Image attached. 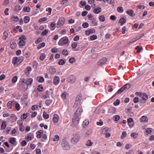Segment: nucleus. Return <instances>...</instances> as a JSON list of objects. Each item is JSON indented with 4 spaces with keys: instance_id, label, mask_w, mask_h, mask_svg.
<instances>
[{
    "instance_id": "obj_5",
    "label": "nucleus",
    "mask_w": 154,
    "mask_h": 154,
    "mask_svg": "<svg viewBox=\"0 0 154 154\" xmlns=\"http://www.w3.org/2000/svg\"><path fill=\"white\" fill-rule=\"evenodd\" d=\"M80 138V136L78 134H75L71 139V142L74 144L76 143L79 140Z\"/></svg>"
},
{
    "instance_id": "obj_6",
    "label": "nucleus",
    "mask_w": 154,
    "mask_h": 154,
    "mask_svg": "<svg viewBox=\"0 0 154 154\" xmlns=\"http://www.w3.org/2000/svg\"><path fill=\"white\" fill-rule=\"evenodd\" d=\"M62 146L63 149L65 150H68L69 149V146L68 143L63 140L62 141Z\"/></svg>"
},
{
    "instance_id": "obj_53",
    "label": "nucleus",
    "mask_w": 154,
    "mask_h": 154,
    "mask_svg": "<svg viewBox=\"0 0 154 154\" xmlns=\"http://www.w3.org/2000/svg\"><path fill=\"white\" fill-rule=\"evenodd\" d=\"M75 60V58L74 57H72L69 60V61L71 63H73Z\"/></svg>"
},
{
    "instance_id": "obj_1",
    "label": "nucleus",
    "mask_w": 154,
    "mask_h": 154,
    "mask_svg": "<svg viewBox=\"0 0 154 154\" xmlns=\"http://www.w3.org/2000/svg\"><path fill=\"white\" fill-rule=\"evenodd\" d=\"M23 58L22 56L18 57H14L12 59V63L15 66H17L23 61Z\"/></svg>"
},
{
    "instance_id": "obj_28",
    "label": "nucleus",
    "mask_w": 154,
    "mask_h": 154,
    "mask_svg": "<svg viewBox=\"0 0 154 154\" xmlns=\"http://www.w3.org/2000/svg\"><path fill=\"white\" fill-rule=\"evenodd\" d=\"M16 140V139L15 138L11 137L10 140V142L11 144L14 145H15V143Z\"/></svg>"
},
{
    "instance_id": "obj_49",
    "label": "nucleus",
    "mask_w": 154,
    "mask_h": 154,
    "mask_svg": "<svg viewBox=\"0 0 154 154\" xmlns=\"http://www.w3.org/2000/svg\"><path fill=\"white\" fill-rule=\"evenodd\" d=\"M4 36L5 37L4 40H6V39L8 37V34L6 31H5L3 33Z\"/></svg>"
},
{
    "instance_id": "obj_42",
    "label": "nucleus",
    "mask_w": 154,
    "mask_h": 154,
    "mask_svg": "<svg viewBox=\"0 0 154 154\" xmlns=\"http://www.w3.org/2000/svg\"><path fill=\"white\" fill-rule=\"evenodd\" d=\"M80 104V102L75 101V102L73 105V107L74 108H76L77 106L79 105Z\"/></svg>"
},
{
    "instance_id": "obj_16",
    "label": "nucleus",
    "mask_w": 154,
    "mask_h": 154,
    "mask_svg": "<svg viewBox=\"0 0 154 154\" xmlns=\"http://www.w3.org/2000/svg\"><path fill=\"white\" fill-rule=\"evenodd\" d=\"M95 30L94 29H91L85 31V34L87 35H89L91 33H93L95 32Z\"/></svg>"
},
{
    "instance_id": "obj_41",
    "label": "nucleus",
    "mask_w": 154,
    "mask_h": 154,
    "mask_svg": "<svg viewBox=\"0 0 154 154\" xmlns=\"http://www.w3.org/2000/svg\"><path fill=\"white\" fill-rule=\"evenodd\" d=\"M12 103V102L11 101H9L7 103V106L8 109H11V108Z\"/></svg>"
},
{
    "instance_id": "obj_55",
    "label": "nucleus",
    "mask_w": 154,
    "mask_h": 154,
    "mask_svg": "<svg viewBox=\"0 0 154 154\" xmlns=\"http://www.w3.org/2000/svg\"><path fill=\"white\" fill-rule=\"evenodd\" d=\"M82 99L81 96L80 95H78L76 98V101L78 102H80Z\"/></svg>"
},
{
    "instance_id": "obj_38",
    "label": "nucleus",
    "mask_w": 154,
    "mask_h": 154,
    "mask_svg": "<svg viewBox=\"0 0 154 154\" xmlns=\"http://www.w3.org/2000/svg\"><path fill=\"white\" fill-rule=\"evenodd\" d=\"M43 116L44 119H47L49 117V115L48 114H46L45 112H44L43 113Z\"/></svg>"
},
{
    "instance_id": "obj_51",
    "label": "nucleus",
    "mask_w": 154,
    "mask_h": 154,
    "mask_svg": "<svg viewBox=\"0 0 154 154\" xmlns=\"http://www.w3.org/2000/svg\"><path fill=\"white\" fill-rule=\"evenodd\" d=\"M99 20L100 21L103 22L105 20V17L103 15H101L99 17Z\"/></svg>"
},
{
    "instance_id": "obj_48",
    "label": "nucleus",
    "mask_w": 154,
    "mask_h": 154,
    "mask_svg": "<svg viewBox=\"0 0 154 154\" xmlns=\"http://www.w3.org/2000/svg\"><path fill=\"white\" fill-rule=\"evenodd\" d=\"M92 133V131L91 130H88L85 133V135L86 136L90 135Z\"/></svg>"
},
{
    "instance_id": "obj_40",
    "label": "nucleus",
    "mask_w": 154,
    "mask_h": 154,
    "mask_svg": "<svg viewBox=\"0 0 154 154\" xmlns=\"http://www.w3.org/2000/svg\"><path fill=\"white\" fill-rule=\"evenodd\" d=\"M65 63L64 61L62 59H60L58 62V64L60 65H63Z\"/></svg>"
},
{
    "instance_id": "obj_30",
    "label": "nucleus",
    "mask_w": 154,
    "mask_h": 154,
    "mask_svg": "<svg viewBox=\"0 0 154 154\" xmlns=\"http://www.w3.org/2000/svg\"><path fill=\"white\" fill-rule=\"evenodd\" d=\"M20 124H19L20 125L19 130L21 132H23L24 131L25 128L23 125V124L22 123H20Z\"/></svg>"
},
{
    "instance_id": "obj_15",
    "label": "nucleus",
    "mask_w": 154,
    "mask_h": 154,
    "mask_svg": "<svg viewBox=\"0 0 154 154\" xmlns=\"http://www.w3.org/2000/svg\"><path fill=\"white\" fill-rule=\"evenodd\" d=\"M43 131L42 130H40L38 131L36 133V137L38 138H40L42 136V134H43Z\"/></svg>"
},
{
    "instance_id": "obj_7",
    "label": "nucleus",
    "mask_w": 154,
    "mask_h": 154,
    "mask_svg": "<svg viewBox=\"0 0 154 154\" xmlns=\"http://www.w3.org/2000/svg\"><path fill=\"white\" fill-rule=\"evenodd\" d=\"M76 77L74 75H70L67 79V81L70 83H73L76 80Z\"/></svg>"
},
{
    "instance_id": "obj_52",
    "label": "nucleus",
    "mask_w": 154,
    "mask_h": 154,
    "mask_svg": "<svg viewBox=\"0 0 154 154\" xmlns=\"http://www.w3.org/2000/svg\"><path fill=\"white\" fill-rule=\"evenodd\" d=\"M97 36L95 35H93L91 36L90 37V39L91 40H94L97 39Z\"/></svg>"
},
{
    "instance_id": "obj_17",
    "label": "nucleus",
    "mask_w": 154,
    "mask_h": 154,
    "mask_svg": "<svg viewBox=\"0 0 154 154\" xmlns=\"http://www.w3.org/2000/svg\"><path fill=\"white\" fill-rule=\"evenodd\" d=\"M82 112V110L81 108H78L76 112L75 113V115H78L80 117L81 113Z\"/></svg>"
},
{
    "instance_id": "obj_47",
    "label": "nucleus",
    "mask_w": 154,
    "mask_h": 154,
    "mask_svg": "<svg viewBox=\"0 0 154 154\" xmlns=\"http://www.w3.org/2000/svg\"><path fill=\"white\" fill-rule=\"evenodd\" d=\"M47 20V17H43L42 18H40L39 20V22L40 23H42L44 21H45Z\"/></svg>"
},
{
    "instance_id": "obj_50",
    "label": "nucleus",
    "mask_w": 154,
    "mask_h": 154,
    "mask_svg": "<svg viewBox=\"0 0 154 154\" xmlns=\"http://www.w3.org/2000/svg\"><path fill=\"white\" fill-rule=\"evenodd\" d=\"M15 108L18 111L20 109V105L18 103H16L15 104Z\"/></svg>"
},
{
    "instance_id": "obj_59",
    "label": "nucleus",
    "mask_w": 154,
    "mask_h": 154,
    "mask_svg": "<svg viewBox=\"0 0 154 154\" xmlns=\"http://www.w3.org/2000/svg\"><path fill=\"white\" fill-rule=\"evenodd\" d=\"M59 140V137L58 135H56L53 139V140L54 141H56Z\"/></svg>"
},
{
    "instance_id": "obj_29",
    "label": "nucleus",
    "mask_w": 154,
    "mask_h": 154,
    "mask_svg": "<svg viewBox=\"0 0 154 154\" xmlns=\"http://www.w3.org/2000/svg\"><path fill=\"white\" fill-rule=\"evenodd\" d=\"M6 122L4 121H3L2 122L1 126V128L2 129H5L6 127Z\"/></svg>"
},
{
    "instance_id": "obj_24",
    "label": "nucleus",
    "mask_w": 154,
    "mask_h": 154,
    "mask_svg": "<svg viewBox=\"0 0 154 154\" xmlns=\"http://www.w3.org/2000/svg\"><path fill=\"white\" fill-rule=\"evenodd\" d=\"M55 25H56V23L55 22H53L51 23V24L50 25V26L51 27V30H53L55 29Z\"/></svg>"
},
{
    "instance_id": "obj_34",
    "label": "nucleus",
    "mask_w": 154,
    "mask_h": 154,
    "mask_svg": "<svg viewBox=\"0 0 154 154\" xmlns=\"http://www.w3.org/2000/svg\"><path fill=\"white\" fill-rule=\"evenodd\" d=\"M116 108L114 107H110L109 109V112L110 113H114L116 111Z\"/></svg>"
},
{
    "instance_id": "obj_46",
    "label": "nucleus",
    "mask_w": 154,
    "mask_h": 154,
    "mask_svg": "<svg viewBox=\"0 0 154 154\" xmlns=\"http://www.w3.org/2000/svg\"><path fill=\"white\" fill-rule=\"evenodd\" d=\"M17 76H15L13 77L12 82L13 83H15L17 82Z\"/></svg>"
},
{
    "instance_id": "obj_63",
    "label": "nucleus",
    "mask_w": 154,
    "mask_h": 154,
    "mask_svg": "<svg viewBox=\"0 0 154 154\" xmlns=\"http://www.w3.org/2000/svg\"><path fill=\"white\" fill-rule=\"evenodd\" d=\"M114 118L115 121H117L119 119L120 116L118 115H116L114 116Z\"/></svg>"
},
{
    "instance_id": "obj_8",
    "label": "nucleus",
    "mask_w": 154,
    "mask_h": 154,
    "mask_svg": "<svg viewBox=\"0 0 154 154\" xmlns=\"http://www.w3.org/2000/svg\"><path fill=\"white\" fill-rule=\"evenodd\" d=\"M80 118V117L78 116V115H74L72 119V122L73 124L75 125H76L79 124Z\"/></svg>"
},
{
    "instance_id": "obj_22",
    "label": "nucleus",
    "mask_w": 154,
    "mask_h": 154,
    "mask_svg": "<svg viewBox=\"0 0 154 154\" xmlns=\"http://www.w3.org/2000/svg\"><path fill=\"white\" fill-rule=\"evenodd\" d=\"M30 17L28 16H25L23 18L24 21L26 23H28L30 20Z\"/></svg>"
},
{
    "instance_id": "obj_43",
    "label": "nucleus",
    "mask_w": 154,
    "mask_h": 154,
    "mask_svg": "<svg viewBox=\"0 0 154 154\" xmlns=\"http://www.w3.org/2000/svg\"><path fill=\"white\" fill-rule=\"evenodd\" d=\"M51 102L52 101L51 100L48 99L45 100V103L47 105L49 106Z\"/></svg>"
},
{
    "instance_id": "obj_32",
    "label": "nucleus",
    "mask_w": 154,
    "mask_h": 154,
    "mask_svg": "<svg viewBox=\"0 0 154 154\" xmlns=\"http://www.w3.org/2000/svg\"><path fill=\"white\" fill-rule=\"evenodd\" d=\"M109 128L106 127L103 129L102 131V133L103 134H105L106 133H108V130Z\"/></svg>"
},
{
    "instance_id": "obj_61",
    "label": "nucleus",
    "mask_w": 154,
    "mask_h": 154,
    "mask_svg": "<svg viewBox=\"0 0 154 154\" xmlns=\"http://www.w3.org/2000/svg\"><path fill=\"white\" fill-rule=\"evenodd\" d=\"M56 72V70L54 68L51 69V70L50 71V73H51V75L54 74Z\"/></svg>"
},
{
    "instance_id": "obj_58",
    "label": "nucleus",
    "mask_w": 154,
    "mask_h": 154,
    "mask_svg": "<svg viewBox=\"0 0 154 154\" xmlns=\"http://www.w3.org/2000/svg\"><path fill=\"white\" fill-rule=\"evenodd\" d=\"M58 49L56 48H52L51 50V51L53 53H55L58 52Z\"/></svg>"
},
{
    "instance_id": "obj_36",
    "label": "nucleus",
    "mask_w": 154,
    "mask_h": 154,
    "mask_svg": "<svg viewBox=\"0 0 154 154\" xmlns=\"http://www.w3.org/2000/svg\"><path fill=\"white\" fill-rule=\"evenodd\" d=\"M12 21L15 22H17L19 20V18L17 16H13L11 18Z\"/></svg>"
},
{
    "instance_id": "obj_54",
    "label": "nucleus",
    "mask_w": 154,
    "mask_h": 154,
    "mask_svg": "<svg viewBox=\"0 0 154 154\" xmlns=\"http://www.w3.org/2000/svg\"><path fill=\"white\" fill-rule=\"evenodd\" d=\"M20 41H25V40L26 39V37L24 35L21 36L19 38Z\"/></svg>"
},
{
    "instance_id": "obj_12",
    "label": "nucleus",
    "mask_w": 154,
    "mask_h": 154,
    "mask_svg": "<svg viewBox=\"0 0 154 154\" xmlns=\"http://www.w3.org/2000/svg\"><path fill=\"white\" fill-rule=\"evenodd\" d=\"M31 71V67L30 66H28L24 71L25 75L27 76H28L30 74V72Z\"/></svg>"
},
{
    "instance_id": "obj_39",
    "label": "nucleus",
    "mask_w": 154,
    "mask_h": 154,
    "mask_svg": "<svg viewBox=\"0 0 154 154\" xmlns=\"http://www.w3.org/2000/svg\"><path fill=\"white\" fill-rule=\"evenodd\" d=\"M117 11L120 13H122L123 11V9L121 7H119L117 8Z\"/></svg>"
},
{
    "instance_id": "obj_20",
    "label": "nucleus",
    "mask_w": 154,
    "mask_h": 154,
    "mask_svg": "<svg viewBox=\"0 0 154 154\" xmlns=\"http://www.w3.org/2000/svg\"><path fill=\"white\" fill-rule=\"evenodd\" d=\"M101 11V9L100 8H96L94 10V12L95 14H99Z\"/></svg>"
},
{
    "instance_id": "obj_62",
    "label": "nucleus",
    "mask_w": 154,
    "mask_h": 154,
    "mask_svg": "<svg viewBox=\"0 0 154 154\" xmlns=\"http://www.w3.org/2000/svg\"><path fill=\"white\" fill-rule=\"evenodd\" d=\"M43 89V87L41 85L38 86L37 90L39 91H42Z\"/></svg>"
},
{
    "instance_id": "obj_45",
    "label": "nucleus",
    "mask_w": 154,
    "mask_h": 154,
    "mask_svg": "<svg viewBox=\"0 0 154 154\" xmlns=\"http://www.w3.org/2000/svg\"><path fill=\"white\" fill-rule=\"evenodd\" d=\"M26 42L25 41H20L18 44L20 46H24L25 45Z\"/></svg>"
},
{
    "instance_id": "obj_4",
    "label": "nucleus",
    "mask_w": 154,
    "mask_h": 154,
    "mask_svg": "<svg viewBox=\"0 0 154 154\" xmlns=\"http://www.w3.org/2000/svg\"><path fill=\"white\" fill-rule=\"evenodd\" d=\"M65 21V19L63 17L60 18L58 20L57 23L56 27L57 28L62 26L64 23Z\"/></svg>"
},
{
    "instance_id": "obj_14",
    "label": "nucleus",
    "mask_w": 154,
    "mask_h": 154,
    "mask_svg": "<svg viewBox=\"0 0 154 154\" xmlns=\"http://www.w3.org/2000/svg\"><path fill=\"white\" fill-rule=\"evenodd\" d=\"M59 119V116L57 114H54V117L53 119V122L54 123H57Z\"/></svg>"
},
{
    "instance_id": "obj_37",
    "label": "nucleus",
    "mask_w": 154,
    "mask_h": 154,
    "mask_svg": "<svg viewBox=\"0 0 154 154\" xmlns=\"http://www.w3.org/2000/svg\"><path fill=\"white\" fill-rule=\"evenodd\" d=\"M138 136V134L136 133H132L131 134V136L134 138H136Z\"/></svg>"
},
{
    "instance_id": "obj_27",
    "label": "nucleus",
    "mask_w": 154,
    "mask_h": 154,
    "mask_svg": "<svg viewBox=\"0 0 154 154\" xmlns=\"http://www.w3.org/2000/svg\"><path fill=\"white\" fill-rule=\"evenodd\" d=\"M144 35V34H143L141 33L140 35H139L136 36V38H135V40L133 41L132 42H134V41H135L137 40L138 39L142 37Z\"/></svg>"
},
{
    "instance_id": "obj_10",
    "label": "nucleus",
    "mask_w": 154,
    "mask_h": 154,
    "mask_svg": "<svg viewBox=\"0 0 154 154\" xmlns=\"http://www.w3.org/2000/svg\"><path fill=\"white\" fill-rule=\"evenodd\" d=\"M106 58L103 57L97 63V65L99 66H102L104 65L107 61Z\"/></svg>"
},
{
    "instance_id": "obj_44",
    "label": "nucleus",
    "mask_w": 154,
    "mask_h": 154,
    "mask_svg": "<svg viewBox=\"0 0 154 154\" xmlns=\"http://www.w3.org/2000/svg\"><path fill=\"white\" fill-rule=\"evenodd\" d=\"M45 57V54L43 53L40 56L39 59L40 60H44Z\"/></svg>"
},
{
    "instance_id": "obj_35",
    "label": "nucleus",
    "mask_w": 154,
    "mask_h": 154,
    "mask_svg": "<svg viewBox=\"0 0 154 154\" xmlns=\"http://www.w3.org/2000/svg\"><path fill=\"white\" fill-rule=\"evenodd\" d=\"M39 82H43L44 81V79L42 77H38L37 78Z\"/></svg>"
},
{
    "instance_id": "obj_26",
    "label": "nucleus",
    "mask_w": 154,
    "mask_h": 154,
    "mask_svg": "<svg viewBox=\"0 0 154 154\" xmlns=\"http://www.w3.org/2000/svg\"><path fill=\"white\" fill-rule=\"evenodd\" d=\"M45 42H43L40 44L37 47V49H40L42 47H44L45 45Z\"/></svg>"
},
{
    "instance_id": "obj_60",
    "label": "nucleus",
    "mask_w": 154,
    "mask_h": 154,
    "mask_svg": "<svg viewBox=\"0 0 154 154\" xmlns=\"http://www.w3.org/2000/svg\"><path fill=\"white\" fill-rule=\"evenodd\" d=\"M127 135V134L126 133V131H123L122 132V135L121 137V138L122 139L124 138Z\"/></svg>"
},
{
    "instance_id": "obj_64",
    "label": "nucleus",
    "mask_w": 154,
    "mask_h": 154,
    "mask_svg": "<svg viewBox=\"0 0 154 154\" xmlns=\"http://www.w3.org/2000/svg\"><path fill=\"white\" fill-rule=\"evenodd\" d=\"M89 26L88 24L87 23H83L82 26L84 28H87Z\"/></svg>"
},
{
    "instance_id": "obj_57",
    "label": "nucleus",
    "mask_w": 154,
    "mask_h": 154,
    "mask_svg": "<svg viewBox=\"0 0 154 154\" xmlns=\"http://www.w3.org/2000/svg\"><path fill=\"white\" fill-rule=\"evenodd\" d=\"M120 103V100L118 99H117L116 102H113V104L115 106H117Z\"/></svg>"
},
{
    "instance_id": "obj_11",
    "label": "nucleus",
    "mask_w": 154,
    "mask_h": 154,
    "mask_svg": "<svg viewBox=\"0 0 154 154\" xmlns=\"http://www.w3.org/2000/svg\"><path fill=\"white\" fill-rule=\"evenodd\" d=\"M140 97L144 100H147L148 98V95L145 93H140Z\"/></svg>"
},
{
    "instance_id": "obj_21",
    "label": "nucleus",
    "mask_w": 154,
    "mask_h": 154,
    "mask_svg": "<svg viewBox=\"0 0 154 154\" xmlns=\"http://www.w3.org/2000/svg\"><path fill=\"white\" fill-rule=\"evenodd\" d=\"M126 22V20L124 18H122L120 19L119 23H120V25L122 26Z\"/></svg>"
},
{
    "instance_id": "obj_25",
    "label": "nucleus",
    "mask_w": 154,
    "mask_h": 154,
    "mask_svg": "<svg viewBox=\"0 0 154 154\" xmlns=\"http://www.w3.org/2000/svg\"><path fill=\"white\" fill-rule=\"evenodd\" d=\"M93 144V143L91 142V140H88L87 141L86 145L88 146H91Z\"/></svg>"
},
{
    "instance_id": "obj_19",
    "label": "nucleus",
    "mask_w": 154,
    "mask_h": 154,
    "mask_svg": "<svg viewBox=\"0 0 154 154\" xmlns=\"http://www.w3.org/2000/svg\"><path fill=\"white\" fill-rule=\"evenodd\" d=\"M140 120L141 122H146L148 121V119L146 116H143L141 117Z\"/></svg>"
},
{
    "instance_id": "obj_18",
    "label": "nucleus",
    "mask_w": 154,
    "mask_h": 154,
    "mask_svg": "<svg viewBox=\"0 0 154 154\" xmlns=\"http://www.w3.org/2000/svg\"><path fill=\"white\" fill-rule=\"evenodd\" d=\"M126 13L131 17H133L135 14L134 13V11L131 10H129L127 11Z\"/></svg>"
},
{
    "instance_id": "obj_9",
    "label": "nucleus",
    "mask_w": 154,
    "mask_h": 154,
    "mask_svg": "<svg viewBox=\"0 0 154 154\" xmlns=\"http://www.w3.org/2000/svg\"><path fill=\"white\" fill-rule=\"evenodd\" d=\"M69 41V40L68 38L67 37H65L62 38L60 40L59 42L62 43L63 44L66 45L68 43Z\"/></svg>"
},
{
    "instance_id": "obj_3",
    "label": "nucleus",
    "mask_w": 154,
    "mask_h": 154,
    "mask_svg": "<svg viewBox=\"0 0 154 154\" xmlns=\"http://www.w3.org/2000/svg\"><path fill=\"white\" fill-rule=\"evenodd\" d=\"M32 81L33 79L31 78L28 79L26 81L25 79H23L22 82L26 84V86L24 88L23 90H26L28 88V85H31L32 84Z\"/></svg>"
},
{
    "instance_id": "obj_56",
    "label": "nucleus",
    "mask_w": 154,
    "mask_h": 154,
    "mask_svg": "<svg viewBox=\"0 0 154 154\" xmlns=\"http://www.w3.org/2000/svg\"><path fill=\"white\" fill-rule=\"evenodd\" d=\"M62 54L65 55H67L68 54V52L66 49H64L63 50Z\"/></svg>"
},
{
    "instance_id": "obj_2",
    "label": "nucleus",
    "mask_w": 154,
    "mask_h": 154,
    "mask_svg": "<svg viewBox=\"0 0 154 154\" xmlns=\"http://www.w3.org/2000/svg\"><path fill=\"white\" fill-rule=\"evenodd\" d=\"M131 87V85L129 84H127L122 87L120 88L116 93L113 96V97H114L116 96V94H120L122 93L124 90H127L129 89Z\"/></svg>"
},
{
    "instance_id": "obj_13",
    "label": "nucleus",
    "mask_w": 154,
    "mask_h": 154,
    "mask_svg": "<svg viewBox=\"0 0 154 154\" xmlns=\"http://www.w3.org/2000/svg\"><path fill=\"white\" fill-rule=\"evenodd\" d=\"M60 82V78L58 76H55L54 79L53 84L54 85H57Z\"/></svg>"
},
{
    "instance_id": "obj_31",
    "label": "nucleus",
    "mask_w": 154,
    "mask_h": 154,
    "mask_svg": "<svg viewBox=\"0 0 154 154\" xmlns=\"http://www.w3.org/2000/svg\"><path fill=\"white\" fill-rule=\"evenodd\" d=\"M142 49V48L140 46H137L135 48V49L137 50V52L138 53H139Z\"/></svg>"
},
{
    "instance_id": "obj_23",
    "label": "nucleus",
    "mask_w": 154,
    "mask_h": 154,
    "mask_svg": "<svg viewBox=\"0 0 154 154\" xmlns=\"http://www.w3.org/2000/svg\"><path fill=\"white\" fill-rule=\"evenodd\" d=\"M90 20H92V21L91 23L93 26H96L97 25V23L95 18H94L92 19H91Z\"/></svg>"
},
{
    "instance_id": "obj_33",
    "label": "nucleus",
    "mask_w": 154,
    "mask_h": 154,
    "mask_svg": "<svg viewBox=\"0 0 154 154\" xmlns=\"http://www.w3.org/2000/svg\"><path fill=\"white\" fill-rule=\"evenodd\" d=\"M23 9L25 12H29L30 11V8L29 7H24Z\"/></svg>"
}]
</instances>
